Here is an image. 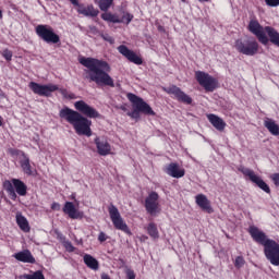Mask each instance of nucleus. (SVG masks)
Segmentation results:
<instances>
[{
	"instance_id": "obj_16",
	"label": "nucleus",
	"mask_w": 279,
	"mask_h": 279,
	"mask_svg": "<svg viewBox=\"0 0 279 279\" xmlns=\"http://www.w3.org/2000/svg\"><path fill=\"white\" fill-rule=\"evenodd\" d=\"M165 172L167 173V175H170V178H184L186 171L184 170V168L180 167V165L175 163V162H171L170 165H168L165 169Z\"/></svg>"
},
{
	"instance_id": "obj_13",
	"label": "nucleus",
	"mask_w": 279,
	"mask_h": 279,
	"mask_svg": "<svg viewBox=\"0 0 279 279\" xmlns=\"http://www.w3.org/2000/svg\"><path fill=\"white\" fill-rule=\"evenodd\" d=\"M165 93L168 95H173L178 101H181V104H186L190 106V104H193V98L191 96L186 95L180 87L172 85L170 87L163 88Z\"/></svg>"
},
{
	"instance_id": "obj_9",
	"label": "nucleus",
	"mask_w": 279,
	"mask_h": 279,
	"mask_svg": "<svg viewBox=\"0 0 279 279\" xmlns=\"http://www.w3.org/2000/svg\"><path fill=\"white\" fill-rule=\"evenodd\" d=\"M195 80L207 93L215 92L219 86V81L204 71H196Z\"/></svg>"
},
{
	"instance_id": "obj_29",
	"label": "nucleus",
	"mask_w": 279,
	"mask_h": 279,
	"mask_svg": "<svg viewBox=\"0 0 279 279\" xmlns=\"http://www.w3.org/2000/svg\"><path fill=\"white\" fill-rule=\"evenodd\" d=\"M102 21H107L108 23H121V17L117 14L105 12L101 14Z\"/></svg>"
},
{
	"instance_id": "obj_32",
	"label": "nucleus",
	"mask_w": 279,
	"mask_h": 279,
	"mask_svg": "<svg viewBox=\"0 0 279 279\" xmlns=\"http://www.w3.org/2000/svg\"><path fill=\"white\" fill-rule=\"evenodd\" d=\"M59 92L62 95V97H64V99H76L75 94L70 93L64 88L59 89Z\"/></svg>"
},
{
	"instance_id": "obj_26",
	"label": "nucleus",
	"mask_w": 279,
	"mask_h": 279,
	"mask_svg": "<svg viewBox=\"0 0 279 279\" xmlns=\"http://www.w3.org/2000/svg\"><path fill=\"white\" fill-rule=\"evenodd\" d=\"M16 223L22 232H29V230H32L29 227V221H27V218H25L23 214L16 215Z\"/></svg>"
},
{
	"instance_id": "obj_51",
	"label": "nucleus",
	"mask_w": 279,
	"mask_h": 279,
	"mask_svg": "<svg viewBox=\"0 0 279 279\" xmlns=\"http://www.w3.org/2000/svg\"><path fill=\"white\" fill-rule=\"evenodd\" d=\"M201 3L208 2L210 0H198Z\"/></svg>"
},
{
	"instance_id": "obj_49",
	"label": "nucleus",
	"mask_w": 279,
	"mask_h": 279,
	"mask_svg": "<svg viewBox=\"0 0 279 279\" xmlns=\"http://www.w3.org/2000/svg\"><path fill=\"white\" fill-rule=\"evenodd\" d=\"M3 125V117L0 116V128Z\"/></svg>"
},
{
	"instance_id": "obj_28",
	"label": "nucleus",
	"mask_w": 279,
	"mask_h": 279,
	"mask_svg": "<svg viewBox=\"0 0 279 279\" xmlns=\"http://www.w3.org/2000/svg\"><path fill=\"white\" fill-rule=\"evenodd\" d=\"M95 3H97L101 12H108L112 7V3H114V0H95Z\"/></svg>"
},
{
	"instance_id": "obj_43",
	"label": "nucleus",
	"mask_w": 279,
	"mask_h": 279,
	"mask_svg": "<svg viewBox=\"0 0 279 279\" xmlns=\"http://www.w3.org/2000/svg\"><path fill=\"white\" fill-rule=\"evenodd\" d=\"M70 3H72V5H75L77 9H80V1L78 0H70Z\"/></svg>"
},
{
	"instance_id": "obj_15",
	"label": "nucleus",
	"mask_w": 279,
	"mask_h": 279,
	"mask_svg": "<svg viewBox=\"0 0 279 279\" xmlns=\"http://www.w3.org/2000/svg\"><path fill=\"white\" fill-rule=\"evenodd\" d=\"M94 143L97 148V154L99 156H110L112 154V146L110 145V142L106 137H95Z\"/></svg>"
},
{
	"instance_id": "obj_1",
	"label": "nucleus",
	"mask_w": 279,
	"mask_h": 279,
	"mask_svg": "<svg viewBox=\"0 0 279 279\" xmlns=\"http://www.w3.org/2000/svg\"><path fill=\"white\" fill-rule=\"evenodd\" d=\"M74 108L77 111L64 107L60 110L59 117L70 123L78 136H93V130L90 129L93 121L89 119H99L101 114L84 100L74 102Z\"/></svg>"
},
{
	"instance_id": "obj_14",
	"label": "nucleus",
	"mask_w": 279,
	"mask_h": 279,
	"mask_svg": "<svg viewBox=\"0 0 279 279\" xmlns=\"http://www.w3.org/2000/svg\"><path fill=\"white\" fill-rule=\"evenodd\" d=\"M118 51H119V53H121V56L126 58V60H129V62H132L133 64H137V65L143 64V58H141V56L136 54V52H134V50H131L130 48H128V46H125V45L119 46Z\"/></svg>"
},
{
	"instance_id": "obj_37",
	"label": "nucleus",
	"mask_w": 279,
	"mask_h": 279,
	"mask_svg": "<svg viewBox=\"0 0 279 279\" xmlns=\"http://www.w3.org/2000/svg\"><path fill=\"white\" fill-rule=\"evenodd\" d=\"M265 3L268 8H278L279 0H265Z\"/></svg>"
},
{
	"instance_id": "obj_46",
	"label": "nucleus",
	"mask_w": 279,
	"mask_h": 279,
	"mask_svg": "<svg viewBox=\"0 0 279 279\" xmlns=\"http://www.w3.org/2000/svg\"><path fill=\"white\" fill-rule=\"evenodd\" d=\"M100 278H101V279H110V277L108 276V274H102V275L100 276Z\"/></svg>"
},
{
	"instance_id": "obj_25",
	"label": "nucleus",
	"mask_w": 279,
	"mask_h": 279,
	"mask_svg": "<svg viewBox=\"0 0 279 279\" xmlns=\"http://www.w3.org/2000/svg\"><path fill=\"white\" fill-rule=\"evenodd\" d=\"M145 230L153 241H158V239H160V232L158 231V226H156L155 222H149L148 226L145 227Z\"/></svg>"
},
{
	"instance_id": "obj_39",
	"label": "nucleus",
	"mask_w": 279,
	"mask_h": 279,
	"mask_svg": "<svg viewBox=\"0 0 279 279\" xmlns=\"http://www.w3.org/2000/svg\"><path fill=\"white\" fill-rule=\"evenodd\" d=\"M98 241L100 243H105V241H108V236L106 235V233L104 231H100V233L98 234Z\"/></svg>"
},
{
	"instance_id": "obj_42",
	"label": "nucleus",
	"mask_w": 279,
	"mask_h": 279,
	"mask_svg": "<svg viewBox=\"0 0 279 279\" xmlns=\"http://www.w3.org/2000/svg\"><path fill=\"white\" fill-rule=\"evenodd\" d=\"M51 210H60V203H52Z\"/></svg>"
},
{
	"instance_id": "obj_45",
	"label": "nucleus",
	"mask_w": 279,
	"mask_h": 279,
	"mask_svg": "<svg viewBox=\"0 0 279 279\" xmlns=\"http://www.w3.org/2000/svg\"><path fill=\"white\" fill-rule=\"evenodd\" d=\"M147 239H149L147 235H141L140 236V241H142V242L147 241Z\"/></svg>"
},
{
	"instance_id": "obj_4",
	"label": "nucleus",
	"mask_w": 279,
	"mask_h": 279,
	"mask_svg": "<svg viewBox=\"0 0 279 279\" xmlns=\"http://www.w3.org/2000/svg\"><path fill=\"white\" fill-rule=\"evenodd\" d=\"M247 28L262 45H268L270 41L276 47H279V33L276 28L271 26L263 27L257 20H251Z\"/></svg>"
},
{
	"instance_id": "obj_21",
	"label": "nucleus",
	"mask_w": 279,
	"mask_h": 279,
	"mask_svg": "<svg viewBox=\"0 0 279 279\" xmlns=\"http://www.w3.org/2000/svg\"><path fill=\"white\" fill-rule=\"evenodd\" d=\"M23 172L26 175H34V170L32 169V163L29 162V157L22 151V159L20 160Z\"/></svg>"
},
{
	"instance_id": "obj_2",
	"label": "nucleus",
	"mask_w": 279,
	"mask_h": 279,
	"mask_svg": "<svg viewBox=\"0 0 279 279\" xmlns=\"http://www.w3.org/2000/svg\"><path fill=\"white\" fill-rule=\"evenodd\" d=\"M78 62L87 69L85 70V73L88 82H94L97 86H109L110 88H114V78L109 74L112 69L108 61L83 57Z\"/></svg>"
},
{
	"instance_id": "obj_44",
	"label": "nucleus",
	"mask_w": 279,
	"mask_h": 279,
	"mask_svg": "<svg viewBox=\"0 0 279 279\" xmlns=\"http://www.w3.org/2000/svg\"><path fill=\"white\" fill-rule=\"evenodd\" d=\"M89 29H90L92 34H99V35L101 34V33H99V29H97V27H95V26H90Z\"/></svg>"
},
{
	"instance_id": "obj_40",
	"label": "nucleus",
	"mask_w": 279,
	"mask_h": 279,
	"mask_svg": "<svg viewBox=\"0 0 279 279\" xmlns=\"http://www.w3.org/2000/svg\"><path fill=\"white\" fill-rule=\"evenodd\" d=\"M5 186H7L8 193H11L12 195H14V187L12 186V183L8 182L5 183Z\"/></svg>"
},
{
	"instance_id": "obj_11",
	"label": "nucleus",
	"mask_w": 279,
	"mask_h": 279,
	"mask_svg": "<svg viewBox=\"0 0 279 279\" xmlns=\"http://www.w3.org/2000/svg\"><path fill=\"white\" fill-rule=\"evenodd\" d=\"M28 88H31V90L35 95H39V97H51V93H56V90H59L58 85H40L36 82H31Z\"/></svg>"
},
{
	"instance_id": "obj_3",
	"label": "nucleus",
	"mask_w": 279,
	"mask_h": 279,
	"mask_svg": "<svg viewBox=\"0 0 279 279\" xmlns=\"http://www.w3.org/2000/svg\"><path fill=\"white\" fill-rule=\"evenodd\" d=\"M248 234L252 236L255 243L263 245L264 254L271 265L279 267V244L276 240L267 238V234L256 226L248 228Z\"/></svg>"
},
{
	"instance_id": "obj_7",
	"label": "nucleus",
	"mask_w": 279,
	"mask_h": 279,
	"mask_svg": "<svg viewBox=\"0 0 279 279\" xmlns=\"http://www.w3.org/2000/svg\"><path fill=\"white\" fill-rule=\"evenodd\" d=\"M234 48L243 56H256L258 53L259 45L254 38L235 40Z\"/></svg>"
},
{
	"instance_id": "obj_31",
	"label": "nucleus",
	"mask_w": 279,
	"mask_h": 279,
	"mask_svg": "<svg viewBox=\"0 0 279 279\" xmlns=\"http://www.w3.org/2000/svg\"><path fill=\"white\" fill-rule=\"evenodd\" d=\"M134 19V15L128 12H123L122 17L120 19V23H125V25H130Z\"/></svg>"
},
{
	"instance_id": "obj_48",
	"label": "nucleus",
	"mask_w": 279,
	"mask_h": 279,
	"mask_svg": "<svg viewBox=\"0 0 279 279\" xmlns=\"http://www.w3.org/2000/svg\"><path fill=\"white\" fill-rule=\"evenodd\" d=\"M158 32H165V27L163 26H158Z\"/></svg>"
},
{
	"instance_id": "obj_19",
	"label": "nucleus",
	"mask_w": 279,
	"mask_h": 279,
	"mask_svg": "<svg viewBox=\"0 0 279 279\" xmlns=\"http://www.w3.org/2000/svg\"><path fill=\"white\" fill-rule=\"evenodd\" d=\"M14 258L16 260H20V263H36V258H34V255H32V252L29 250H25L22 252H19L14 255Z\"/></svg>"
},
{
	"instance_id": "obj_6",
	"label": "nucleus",
	"mask_w": 279,
	"mask_h": 279,
	"mask_svg": "<svg viewBox=\"0 0 279 279\" xmlns=\"http://www.w3.org/2000/svg\"><path fill=\"white\" fill-rule=\"evenodd\" d=\"M35 33L38 38L48 45H58V43H60V35L56 34L53 27L50 25L39 24L35 27Z\"/></svg>"
},
{
	"instance_id": "obj_41",
	"label": "nucleus",
	"mask_w": 279,
	"mask_h": 279,
	"mask_svg": "<svg viewBox=\"0 0 279 279\" xmlns=\"http://www.w3.org/2000/svg\"><path fill=\"white\" fill-rule=\"evenodd\" d=\"M126 277L128 279H136V275L134 274V270H128Z\"/></svg>"
},
{
	"instance_id": "obj_30",
	"label": "nucleus",
	"mask_w": 279,
	"mask_h": 279,
	"mask_svg": "<svg viewBox=\"0 0 279 279\" xmlns=\"http://www.w3.org/2000/svg\"><path fill=\"white\" fill-rule=\"evenodd\" d=\"M23 278L24 279H45V275H43L41 270H37L32 275H24Z\"/></svg>"
},
{
	"instance_id": "obj_22",
	"label": "nucleus",
	"mask_w": 279,
	"mask_h": 279,
	"mask_svg": "<svg viewBox=\"0 0 279 279\" xmlns=\"http://www.w3.org/2000/svg\"><path fill=\"white\" fill-rule=\"evenodd\" d=\"M264 126L270 132L272 136H279V125L276 123V120L271 118H266L264 120Z\"/></svg>"
},
{
	"instance_id": "obj_17",
	"label": "nucleus",
	"mask_w": 279,
	"mask_h": 279,
	"mask_svg": "<svg viewBox=\"0 0 279 279\" xmlns=\"http://www.w3.org/2000/svg\"><path fill=\"white\" fill-rule=\"evenodd\" d=\"M195 203L197 204V206H199V208H202V210H205V213H208V215H213V213H215V210L213 209V206H210V201L206 195L197 194L195 196Z\"/></svg>"
},
{
	"instance_id": "obj_12",
	"label": "nucleus",
	"mask_w": 279,
	"mask_h": 279,
	"mask_svg": "<svg viewBox=\"0 0 279 279\" xmlns=\"http://www.w3.org/2000/svg\"><path fill=\"white\" fill-rule=\"evenodd\" d=\"M160 199V195L157 194V192H150L148 194V197L145 198V208L148 215H158L160 213V203L158 202Z\"/></svg>"
},
{
	"instance_id": "obj_47",
	"label": "nucleus",
	"mask_w": 279,
	"mask_h": 279,
	"mask_svg": "<svg viewBox=\"0 0 279 279\" xmlns=\"http://www.w3.org/2000/svg\"><path fill=\"white\" fill-rule=\"evenodd\" d=\"M76 243H77V245H84V240H82V239L76 240Z\"/></svg>"
},
{
	"instance_id": "obj_36",
	"label": "nucleus",
	"mask_w": 279,
	"mask_h": 279,
	"mask_svg": "<svg viewBox=\"0 0 279 279\" xmlns=\"http://www.w3.org/2000/svg\"><path fill=\"white\" fill-rule=\"evenodd\" d=\"M63 246L66 252H75V246H73V243H71V241H64Z\"/></svg>"
},
{
	"instance_id": "obj_50",
	"label": "nucleus",
	"mask_w": 279,
	"mask_h": 279,
	"mask_svg": "<svg viewBox=\"0 0 279 279\" xmlns=\"http://www.w3.org/2000/svg\"><path fill=\"white\" fill-rule=\"evenodd\" d=\"M3 19V11L0 10V20Z\"/></svg>"
},
{
	"instance_id": "obj_10",
	"label": "nucleus",
	"mask_w": 279,
	"mask_h": 279,
	"mask_svg": "<svg viewBox=\"0 0 279 279\" xmlns=\"http://www.w3.org/2000/svg\"><path fill=\"white\" fill-rule=\"evenodd\" d=\"M238 171L243 173L245 178H248V180H251L253 184H256V186L264 191V193H271V189H269V185L259 175H257L254 170L245 168V166H240L238 168Z\"/></svg>"
},
{
	"instance_id": "obj_18",
	"label": "nucleus",
	"mask_w": 279,
	"mask_h": 279,
	"mask_svg": "<svg viewBox=\"0 0 279 279\" xmlns=\"http://www.w3.org/2000/svg\"><path fill=\"white\" fill-rule=\"evenodd\" d=\"M207 119L209 123L213 124V126L218 131V132H223L226 130V121H223L219 116L209 113L207 114Z\"/></svg>"
},
{
	"instance_id": "obj_24",
	"label": "nucleus",
	"mask_w": 279,
	"mask_h": 279,
	"mask_svg": "<svg viewBox=\"0 0 279 279\" xmlns=\"http://www.w3.org/2000/svg\"><path fill=\"white\" fill-rule=\"evenodd\" d=\"M84 264L88 269H92L93 271H97L99 269V260L97 258L93 257L90 254H85L83 256Z\"/></svg>"
},
{
	"instance_id": "obj_8",
	"label": "nucleus",
	"mask_w": 279,
	"mask_h": 279,
	"mask_svg": "<svg viewBox=\"0 0 279 279\" xmlns=\"http://www.w3.org/2000/svg\"><path fill=\"white\" fill-rule=\"evenodd\" d=\"M109 217L112 221L113 228L116 230H121V232H124V234H128L129 236H132V230H130V227H128V223L125 220H123V217H121V213H119V208L114 205H110L108 208Z\"/></svg>"
},
{
	"instance_id": "obj_27",
	"label": "nucleus",
	"mask_w": 279,
	"mask_h": 279,
	"mask_svg": "<svg viewBox=\"0 0 279 279\" xmlns=\"http://www.w3.org/2000/svg\"><path fill=\"white\" fill-rule=\"evenodd\" d=\"M12 184L17 193V195H21L22 197L27 195V185L19 179H13Z\"/></svg>"
},
{
	"instance_id": "obj_38",
	"label": "nucleus",
	"mask_w": 279,
	"mask_h": 279,
	"mask_svg": "<svg viewBox=\"0 0 279 279\" xmlns=\"http://www.w3.org/2000/svg\"><path fill=\"white\" fill-rule=\"evenodd\" d=\"M270 180H272L275 186H279V173L271 174Z\"/></svg>"
},
{
	"instance_id": "obj_5",
	"label": "nucleus",
	"mask_w": 279,
	"mask_h": 279,
	"mask_svg": "<svg viewBox=\"0 0 279 279\" xmlns=\"http://www.w3.org/2000/svg\"><path fill=\"white\" fill-rule=\"evenodd\" d=\"M126 97L129 101L133 104L134 108L133 111L128 112V117H131V119H141V112L143 114H148L149 117H156V112L151 109V106L143 100V98L132 93H129Z\"/></svg>"
},
{
	"instance_id": "obj_23",
	"label": "nucleus",
	"mask_w": 279,
	"mask_h": 279,
	"mask_svg": "<svg viewBox=\"0 0 279 279\" xmlns=\"http://www.w3.org/2000/svg\"><path fill=\"white\" fill-rule=\"evenodd\" d=\"M77 13L83 14V16L95 17L99 14V11H97L95 7H93L92 4L87 7H85L84 4H81L78 5Z\"/></svg>"
},
{
	"instance_id": "obj_34",
	"label": "nucleus",
	"mask_w": 279,
	"mask_h": 279,
	"mask_svg": "<svg viewBox=\"0 0 279 279\" xmlns=\"http://www.w3.org/2000/svg\"><path fill=\"white\" fill-rule=\"evenodd\" d=\"M234 265H235L236 269H241V267H243V265H245V259L243 258V256H238L235 258Z\"/></svg>"
},
{
	"instance_id": "obj_20",
	"label": "nucleus",
	"mask_w": 279,
	"mask_h": 279,
	"mask_svg": "<svg viewBox=\"0 0 279 279\" xmlns=\"http://www.w3.org/2000/svg\"><path fill=\"white\" fill-rule=\"evenodd\" d=\"M63 213L69 216L70 219H80V211H77L73 202H65Z\"/></svg>"
},
{
	"instance_id": "obj_35",
	"label": "nucleus",
	"mask_w": 279,
	"mask_h": 279,
	"mask_svg": "<svg viewBox=\"0 0 279 279\" xmlns=\"http://www.w3.org/2000/svg\"><path fill=\"white\" fill-rule=\"evenodd\" d=\"M12 50H9V49H4L2 51V57L4 58V60H7L8 62H11L12 61Z\"/></svg>"
},
{
	"instance_id": "obj_33",
	"label": "nucleus",
	"mask_w": 279,
	"mask_h": 279,
	"mask_svg": "<svg viewBox=\"0 0 279 279\" xmlns=\"http://www.w3.org/2000/svg\"><path fill=\"white\" fill-rule=\"evenodd\" d=\"M100 37L106 40V43H109L110 45H114V38L110 36L108 33H100Z\"/></svg>"
}]
</instances>
